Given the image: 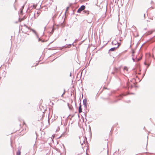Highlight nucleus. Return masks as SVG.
<instances>
[{
    "label": "nucleus",
    "mask_w": 155,
    "mask_h": 155,
    "mask_svg": "<svg viewBox=\"0 0 155 155\" xmlns=\"http://www.w3.org/2000/svg\"><path fill=\"white\" fill-rule=\"evenodd\" d=\"M112 44L114 45H117V48L120 45V44L117 41V39H113L112 41Z\"/></svg>",
    "instance_id": "nucleus-1"
},
{
    "label": "nucleus",
    "mask_w": 155,
    "mask_h": 155,
    "mask_svg": "<svg viewBox=\"0 0 155 155\" xmlns=\"http://www.w3.org/2000/svg\"><path fill=\"white\" fill-rule=\"evenodd\" d=\"M85 8V6L84 5H81L78 10L77 12L81 13V12Z\"/></svg>",
    "instance_id": "nucleus-2"
},
{
    "label": "nucleus",
    "mask_w": 155,
    "mask_h": 155,
    "mask_svg": "<svg viewBox=\"0 0 155 155\" xmlns=\"http://www.w3.org/2000/svg\"><path fill=\"white\" fill-rule=\"evenodd\" d=\"M31 30L33 31V32L35 35L37 37V38L38 39H41L40 38H39L38 34L37 33L36 31L34 29H31Z\"/></svg>",
    "instance_id": "nucleus-3"
},
{
    "label": "nucleus",
    "mask_w": 155,
    "mask_h": 155,
    "mask_svg": "<svg viewBox=\"0 0 155 155\" xmlns=\"http://www.w3.org/2000/svg\"><path fill=\"white\" fill-rule=\"evenodd\" d=\"M82 108L81 107V104H80V105L79 106V113H81L82 112Z\"/></svg>",
    "instance_id": "nucleus-4"
},
{
    "label": "nucleus",
    "mask_w": 155,
    "mask_h": 155,
    "mask_svg": "<svg viewBox=\"0 0 155 155\" xmlns=\"http://www.w3.org/2000/svg\"><path fill=\"white\" fill-rule=\"evenodd\" d=\"M155 30H151L150 31H149L147 33V35H149L152 34Z\"/></svg>",
    "instance_id": "nucleus-5"
},
{
    "label": "nucleus",
    "mask_w": 155,
    "mask_h": 155,
    "mask_svg": "<svg viewBox=\"0 0 155 155\" xmlns=\"http://www.w3.org/2000/svg\"><path fill=\"white\" fill-rule=\"evenodd\" d=\"M83 12L87 15L89 14V11L88 10H84L83 11Z\"/></svg>",
    "instance_id": "nucleus-6"
},
{
    "label": "nucleus",
    "mask_w": 155,
    "mask_h": 155,
    "mask_svg": "<svg viewBox=\"0 0 155 155\" xmlns=\"http://www.w3.org/2000/svg\"><path fill=\"white\" fill-rule=\"evenodd\" d=\"M116 49V48H111L109 50L110 51H114Z\"/></svg>",
    "instance_id": "nucleus-7"
},
{
    "label": "nucleus",
    "mask_w": 155,
    "mask_h": 155,
    "mask_svg": "<svg viewBox=\"0 0 155 155\" xmlns=\"http://www.w3.org/2000/svg\"><path fill=\"white\" fill-rule=\"evenodd\" d=\"M135 51L134 50H132V56L133 57L134 56V54L135 53Z\"/></svg>",
    "instance_id": "nucleus-8"
},
{
    "label": "nucleus",
    "mask_w": 155,
    "mask_h": 155,
    "mask_svg": "<svg viewBox=\"0 0 155 155\" xmlns=\"http://www.w3.org/2000/svg\"><path fill=\"white\" fill-rule=\"evenodd\" d=\"M124 70L126 71H128V68L127 67H124Z\"/></svg>",
    "instance_id": "nucleus-9"
},
{
    "label": "nucleus",
    "mask_w": 155,
    "mask_h": 155,
    "mask_svg": "<svg viewBox=\"0 0 155 155\" xmlns=\"http://www.w3.org/2000/svg\"><path fill=\"white\" fill-rule=\"evenodd\" d=\"M17 155H21V152L20 151H18L17 153Z\"/></svg>",
    "instance_id": "nucleus-10"
},
{
    "label": "nucleus",
    "mask_w": 155,
    "mask_h": 155,
    "mask_svg": "<svg viewBox=\"0 0 155 155\" xmlns=\"http://www.w3.org/2000/svg\"><path fill=\"white\" fill-rule=\"evenodd\" d=\"M69 8V7H67L66 8V11H68V10Z\"/></svg>",
    "instance_id": "nucleus-11"
},
{
    "label": "nucleus",
    "mask_w": 155,
    "mask_h": 155,
    "mask_svg": "<svg viewBox=\"0 0 155 155\" xmlns=\"http://www.w3.org/2000/svg\"><path fill=\"white\" fill-rule=\"evenodd\" d=\"M54 29H53V28H52V30H51V32L52 33H53V32H54Z\"/></svg>",
    "instance_id": "nucleus-12"
},
{
    "label": "nucleus",
    "mask_w": 155,
    "mask_h": 155,
    "mask_svg": "<svg viewBox=\"0 0 155 155\" xmlns=\"http://www.w3.org/2000/svg\"><path fill=\"white\" fill-rule=\"evenodd\" d=\"M118 1L119 0H115V3H117V2H118Z\"/></svg>",
    "instance_id": "nucleus-13"
},
{
    "label": "nucleus",
    "mask_w": 155,
    "mask_h": 155,
    "mask_svg": "<svg viewBox=\"0 0 155 155\" xmlns=\"http://www.w3.org/2000/svg\"><path fill=\"white\" fill-rule=\"evenodd\" d=\"M24 26H25L26 28H29L25 24L24 25Z\"/></svg>",
    "instance_id": "nucleus-14"
},
{
    "label": "nucleus",
    "mask_w": 155,
    "mask_h": 155,
    "mask_svg": "<svg viewBox=\"0 0 155 155\" xmlns=\"http://www.w3.org/2000/svg\"><path fill=\"white\" fill-rule=\"evenodd\" d=\"M39 41H41L42 42H44V41H43L42 40H41V39H39Z\"/></svg>",
    "instance_id": "nucleus-15"
},
{
    "label": "nucleus",
    "mask_w": 155,
    "mask_h": 155,
    "mask_svg": "<svg viewBox=\"0 0 155 155\" xmlns=\"http://www.w3.org/2000/svg\"><path fill=\"white\" fill-rule=\"evenodd\" d=\"M18 21H21V19H20V18H19Z\"/></svg>",
    "instance_id": "nucleus-16"
},
{
    "label": "nucleus",
    "mask_w": 155,
    "mask_h": 155,
    "mask_svg": "<svg viewBox=\"0 0 155 155\" xmlns=\"http://www.w3.org/2000/svg\"><path fill=\"white\" fill-rule=\"evenodd\" d=\"M23 124L25 125L26 126V125L25 124V122H23Z\"/></svg>",
    "instance_id": "nucleus-17"
},
{
    "label": "nucleus",
    "mask_w": 155,
    "mask_h": 155,
    "mask_svg": "<svg viewBox=\"0 0 155 155\" xmlns=\"http://www.w3.org/2000/svg\"><path fill=\"white\" fill-rule=\"evenodd\" d=\"M136 36H138V35L137 33H136Z\"/></svg>",
    "instance_id": "nucleus-18"
},
{
    "label": "nucleus",
    "mask_w": 155,
    "mask_h": 155,
    "mask_svg": "<svg viewBox=\"0 0 155 155\" xmlns=\"http://www.w3.org/2000/svg\"><path fill=\"white\" fill-rule=\"evenodd\" d=\"M143 16H144V18H145V14H143Z\"/></svg>",
    "instance_id": "nucleus-19"
},
{
    "label": "nucleus",
    "mask_w": 155,
    "mask_h": 155,
    "mask_svg": "<svg viewBox=\"0 0 155 155\" xmlns=\"http://www.w3.org/2000/svg\"><path fill=\"white\" fill-rule=\"evenodd\" d=\"M150 39H153V37L151 38H150Z\"/></svg>",
    "instance_id": "nucleus-20"
},
{
    "label": "nucleus",
    "mask_w": 155,
    "mask_h": 155,
    "mask_svg": "<svg viewBox=\"0 0 155 155\" xmlns=\"http://www.w3.org/2000/svg\"><path fill=\"white\" fill-rule=\"evenodd\" d=\"M132 58H133V60H134V58L133 57Z\"/></svg>",
    "instance_id": "nucleus-21"
},
{
    "label": "nucleus",
    "mask_w": 155,
    "mask_h": 155,
    "mask_svg": "<svg viewBox=\"0 0 155 155\" xmlns=\"http://www.w3.org/2000/svg\"><path fill=\"white\" fill-rule=\"evenodd\" d=\"M21 13L22 12V11H21Z\"/></svg>",
    "instance_id": "nucleus-22"
},
{
    "label": "nucleus",
    "mask_w": 155,
    "mask_h": 155,
    "mask_svg": "<svg viewBox=\"0 0 155 155\" xmlns=\"http://www.w3.org/2000/svg\"><path fill=\"white\" fill-rule=\"evenodd\" d=\"M118 38V37H117V38H115V39H116V38Z\"/></svg>",
    "instance_id": "nucleus-23"
},
{
    "label": "nucleus",
    "mask_w": 155,
    "mask_h": 155,
    "mask_svg": "<svg viewBox=\"0 0 155 155\" xmlns=\"http://www.w3.org/2000/svg\"><path fill=\"white\" fill-rule=\"evenodd\" d=\"M63 22H63V23H61V24H62H62L63 23Z\"/></svg>",
    "instance_id": "nucleus-24"
},
{
    "label": "nucleus",
    "mask_w": 155,
    "mask_h": 155,
    "mask_svg": "<svg viewBox=\"0 0 155 155\" xmlns=\"http://www.w3.org/2000/svg\"><path fill=\"white\" fill-rule=\"evenodd\" d=\"M146 28H144V30H146Z\"/></svg>",
    "instance_id": "nucleus-25"
},
{
    "label": "nucleus",
    "mask_w": 155,
    "mask_h": 155,
    "mask_svg": "<svg viewBox=\"0 0 155 155\" xmlns=\"http://www.w3.org/2000/svg\"><path fill=\"white\" fill-rule=\"evenodd\" d=\"M140 39H142V37H141Z\"/></svg>",
    "instance_id": "nucleus-26"
},
{
    "label": "nucleus",
    "mask_w": 155,
    "mask_h": 155,
    "mask_svg": "<svg viewBox=\"0 0 155 155\" xmlns=\"http://www.w3.org/2000/svg\"><path fill=\"white\" fill-rule=\"evenodd\" d=\"M120 38H122V37H121Z\"/></svg>",
    "instance_id": "nucleus-27"
}]
</instances>
